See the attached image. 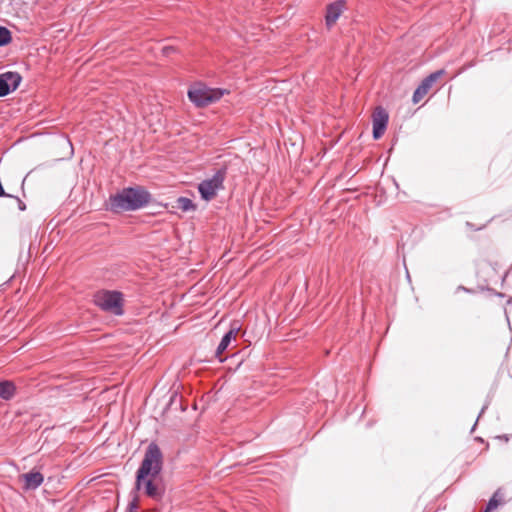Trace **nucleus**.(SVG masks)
<instances>
[{
  "label": "nucleus",
  "mask_w": 512,
  "mask_h": 512,
  "mask_svg": "<svg viewBox=\"0 0 512 512\" xmlns=\"http://www.w3.org/2000/svg\"><path fill=\"white\" fill-rule=\"evenodd\" d=\"M151 200L150 193L141 186L124 188L109 198L110 210L116 213L135 211L146 206Z\"/></svg>",
  "instance_id": "nucleus-1"
},
{
  "label": "nucleus",
  "mask_w": 512,
  "mask_h": 512,
  "mask_svg": "<svg viewBox=\"0 0 512 512\" xmlns=\"http://www.w3.org/2000/svg\"><path fill=\"white\" fill-rule=\"evenodd\" d=\"M162 469V453L156 444H150L137 471L136 488L140 489L145 478H156Z\"/></svg>",
  "instance_id": "nucleus-2"
},
{
  "label": "nucleus",
  "mask_w": 512,
  "mask_h": 512,
  "mask_svg": "<svg viewBox=\"0 0 512 512\" xmlns=\"http://www.w3.org/2000/svg\"><path fill=\"white\" fill-rule=\"evenodd\" d=\"M225 93L226 90L197 83L189 89L188 97L196 106L203 107L218 101Z\"/></svg>",
  "instance_id": "nucleus-3"
},
{
  "label": "nucleus",
  "mask_w": 512,
  "mask_h": 512,
  "mask_svg": "<svg viewBox=\"0 0 512 512\" xmlns=\"http://www.w3.org/2000/svg\"><path fill=\"white\" fill-rule=\"evenodd\" d=\"M95 304L102 310L114 315L123 314L122 294L117 291L102 290L94 295Z\"/></svg>",
  "instance_id": "nucleus-4"
},
{
  "label": "nucleus",
  "mask_w": 512,
  "mask_h": 512,
  "mask_svg": "<svg viewBox=\"0 0 512 512\" xmlns=\"http://www.w3.org/2000/svg\"><path fill=\"white\" fill-rule=\"evenodd\" d=\"M225 179V171L218 170L211 178L203 180L198 185V190L201 197L206 200H212L220 189H223V182Z\"/></svg>",
  "instance_id": "nucleus-5"
},
{
  "label": "nucleus",
  "mask_w": 512,
  "mask_h": 512,
  "mask_svg": "<svg viewBox=\"0 0 512 512\" xmlns=\"http://www.w3.org/2000/svg\"><path fill=\"white\" fill-rule=\"evenodd\" d=\"M239 330H240V327L236 323H234L231 326L230 330L221 339V341L215 351V357L220 362H223L225 360V358L222 355L226 350H228L230 347H232V348L236 347V337L238 335Z\"/></svg>",
  "instance_id": "nucleus-6"
},
{
  "label": "nucleus",
  "mask_w": 512,
  "mask_h": 512,
  "mask_svg": "<svg viewBox=\"0 0 512 512\" xmlns=\"http://www.w3.org/2000/svg\"><path fill=\"white\" fill-rule=\"evenodd\" d=\"M388 119V113L384 108L380 106L375 108L372 114L374 139H379L383 136L388 124Z\"/></svg>",
  "instance_id": "nucleus-7"
},
{
  "label": "nucleus",
  "mask_w": 512,
  "mask_h": 512,
  "mask_svg": "<svg viewBox=\"0 0 512 512\" xmlns=\"http://www.w3.org/2000/svg\"><path fill=\"white\" fill-rule=\"evenodd\" d=\"M443 73V70H438L434 73H431L428 77H426L418 86V88L414 91L413 102H420L423 99V97L428 93L433 83L436 82L440 78V76L443 75Z\"/></svg>",
  "instance_id": "nucleus-8"
},
{
  "label": "nucleus",
  "mask_w": 512,
  "mask_h": 512,
  "mask_svg": "<svg viewBox=\"0 0 512 512\" xmlns=\"http://www.w3.org/2000/svg\"><path fill=\"white\" fill-rule=\"evenodd\" d=\"M20 479L24 482L25 490H35L44 481L43 475L38 471H30L28 473L22 474Z\"/></svg>",
  "instance_id": "nucleus-9"
},
{
  "label": "nucleus",
  "mask_w": 512,
  "mask_h": 512,
  "mask_svg": "<svg viewBox=\"0 0 512 512\" xmlns=\"http://www.w3.org/2000/svg\"><path fill=\"white\" fill-rule=\"evenodd\" d=\"M344 3L339 1L328 6L326 14V24L331 27L342 13Z\"/></svg>",
  "instance_id": "nucleus-10"
},
{
  "label": "nucleus",
  "mask_w": 512,
  "mask_h": 512,
  "mask_svg": "<svg viewBox=\"0 0 512 512\" xmlns=\"http://www.w3.org/2000/svg\"><path fill=\"white\" fill-rule=\"evenodd\" d=\"M155 478H145V480L142 482V486H144L145 493L156 500H159L162 497V491L159 488L157 484L154 483Z\"/></svg>",
  "instance_id": "nucleus-11"
},
{
  "label": "nucleus",
  "mask_w": 512,
  "mask_h": 512,
  "mask_svg": "<svg viewBox=\"0 0 512 512\" xmlns=\"http://www.w3.org/2000/svg\"><path fill=\"white\" fill-rule=\"evenodd\" d=\"M8 84L10 92L16 90L21 83L22 77L17 72H6L1 74Z\"/></svg>",
  "instance_id": "nucleus-12"
},
{
  "label": "nucleus",
  "mask_w": 512,
  "mask_h": 512,
  "mask_svg": "<svg viewBox=\"0 0 512 512\" xmlns=\"http://www.w3.org/2000/svg\"><path fill=\"white\" fill-rule=\"evenodd\" d=\"M15 385L11 381H0V397L9 400L14 396Z\"/></svg>",
  "instance_id": "nucleus-13"
},
{
  "label": "nucleus",
  "mask_w": 512,
  "mask_h": 512,
  "mask_svg": "<svg viewBox=\"0 0 512 512\" xmlns=\"http://www.w3.org/2000/svg\"><path fill=\"white\" fill-rule=\"evenodd\" d=\"M177 208L180 210L187 212L190 210L195 209V205L193 204L192 200L186 197H180L177 199Z\"/></svg>",
  "instance_id": "nucleus-14"
},
{
  "label": "nucleus",
  "mask_w": 512,
  "mask_h": 512,
  "mask_svg": "<svg viewBox=\"0 0 512 512\" xmlns=\"http://www.w3.org/2000/svg\"><path fill=\"white\" fill-rule=\"evenodd\" d=\"M12 40L11 33L6 27H0V46H5Z\"/></svg>",
  "instance_id": "nucleus-15"
},
{
  "label": "nucleus",
  "mask_w": 512,
  "mask_h": 512,
  "mask_svg": "<svg viewBox=\"0 0 512 512\" xmlns=\"http://www.w3.org/2000/svg\"><path fill=\"white\" fill-rule=\"evenodd\" d=\"M498 492H496L493 497L489 500L487 504V508L484 512H490L496 509L499 506V501L497 500Z\"/></svg>",
  "instance_id": "nucleus-16"
},
{
  "label": "nucleus",
  "mask_w": 512,
  "mask_h": 512,
  "mask_svg": "<svg viewBox=\"0 0 512 512\" xmlns=\"http://www.w3.org/2000/svg\"><path fill=\"white\" fill-rule=\"evenodd\" d=\"M10 93V89L8 84L5 82V79L0 75V97L6 96Z\"/></svg>",
  "instance_id": "nucleus-17"
},
{
  "label": "nucleus",
  "mask_w": 512,
  "mask_h": 512,
  "mask_svg": "<svg viewBox=\"0 0 512 512\" xmlns=\"http://www.w3.org/2000/svg\"><path fill=\"white\" fill-rule=\"evenodd\" d=\"M128 512H138V503L135 499L129 503Z\"/></svg>",
  "instance_id": "nucleus-18"
},
{
  "label": "nucleus",
  "mask_w": 512,
  "mask_h": 512,
  "mask_svg": "<svg viewBox=\"0 0 512 512\" xmlns=\"http://www.w3.org/2000/svg\"><path fill=\"white\" fill-rule=\"evenodd\" d=\"M172 50H173V48H172V47H165V48L163 49V52H164V54H168V53H169L170 51H172Z\"/></svg>",
  "instance_id": "nucleus-19"
}]
</instances>
